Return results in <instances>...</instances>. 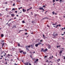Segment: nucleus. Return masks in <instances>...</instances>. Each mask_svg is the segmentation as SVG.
Listing matches in <instances>:
<instances>
[{"mask_svg": "<svg viewBox=\"0 0 65 65\" xmlns=\"http://www.w3.org/2000/svg\"><path fill=\"white\" fill-rule=\"evenodd\" d=\"M30 45L29 46H26L25 48L26 50H27L28 51H29V48H30Z\"/></svg>", "mask_w": 65, "mask_h": 65, "instance_id": "f257e3e1", "label": "nucleus"}, {"mask_svg": "<svg viewBox=\"0 0 65 65\" xmlns=\"http://www.w3.org/2000/svg\"><path fill=\"white\" fill-rule=\"evenodd\" d=\"M41 43L40 42H39L38 43L36 44L35 45V46L36 47H38V46L39 45H40V44H41Z\"/></svg>", "mask_w": 65, "mask_h": 65, "instance_id": "f03ea898", "label": "nucleus"}, {"mask_svg": "<svg viewBox=\"0 0 65 65\" xmlns=\"http://www.w3.org/2000/svg\"><path fill=\"white\" fill-rule=\"evenodd\" d=\"M34 60L35 63H37V62L38 61V60H39V59H35V58H34Z\"/></svg>", "mask_w": 65, "mask_h": 65, "instance_id": "7ed1b4c3", "label": "nucleus"}, {"mask_svg": "<svg viewBox=\"0 0 65 65\" xmlns=\"http://www.w3.org/2000/svg\"><path fill=\"white\" fill-rule=\"evenodd\" d=\"M39 9L40 10H42L43 11H44V9L43 8H39Z\"/></svg>", "mask_w": 65, "mask_h": 65, "instance_id": "20e7f679", "label": "nucleus"}, {"mask_svg": "<svg viewBox=\"0 0 65 65\" xmlns=\"http://www.w3.org/2000/svg\"><path fill=\"white\" fill-rule=\"evenodd\" d=\"M21 50V49H19V52H20V53H23V50Z\"/></svg>", "mask_w": 65, "mask_h": 65, "instance_id": "39448f33", "label": "nucleus"}, {"mask_svg": "<svg viewBox=\"0 0 65 65\" xmlns=\"http://www.w3.org/2000/svg\"><path fill=\"white\" fill-rule=\"evenodd\" d=\"M10 56V55L9 54H8V55H7V57L8 58H9V56Z\"/></svg>", "mask_w": 65, "mask_h": 65, "instance_id": "423d86ee", "label": "nucleus"}, {"mask_svg": "<svg viewBox=\"0 0 65 65\" xmlns=\"http://www.w3.org/2000/svg\"><path fill=\"white\" fill-rule=\"evenodd\" d=\"M47 49H46L44 50L43 52H47Z\"/></svg>", "mask_w": 65, "mask_h": 65, "instance_id": "0eeeda50", "label": "nucleus"}, {"mask_svg": "<svg viewBox=\"0 0 65 65\" xmlns=\"http://www.w3.org/2000/svg\"><path fill=\"white\" fill-rule=\"evenodd\" d=\"M26 10L25 9H23V12H26Z\"/></svg>", "mask_w": 65, "mask_h": 65, "instance_id": "6e6552de", "label": "nucleus"}, {"mask_svg": "<svg viewBox=\"0 0 65 65\" xmlns=\"http://www.w3.org/2000/svg\"><path fill=\"white\" fill-rule=\"evenodd\" d=\"M29 63L28 62H26V63H24V64L25 65H28Z\"/></svg>", "mask_w": 65, "mask_h": 65, "instance_id": "1a4fd4ad", "label": "nucleus"}, {"mask_svg": "<svg viewBox=\"0 0 65 65\" xmlns=\"http://www.w3.org/2000/svg\"><path fill=\"white\" fill-rule=\"evenodd\" d=\"M51 45H48V48H49V49L51 48Z\"/></svg>", "mask_w": 65, "mask_h": 65, "instance_id": "9d476101", "label": "nucleus"}, {"mask_svg": "<svg viewBox=\"0 0 65 65\" xmlns=\"http://www.w3.org/2000/svg\"><path fill=\"white\" fill-rule=\"evenodd\" d=\"M41 52H43V51H44V50H43V49L42 48L41 49Z\"/></svg>", "mask_w": 65, "mask_h": 65, "instance_id": "9b49d317", "label": "nucleus"}, {"mask_svg": "<svg viewBox=\"0 0 65 65\" xmlns=\"http://www.w3.org/2000/svg\"><path fill=\"white\" fill-rule=\"evenodd\" d=\"M57 23H56L53 24L52 25L53 26H55V25H57Z\"/></svg>", "mask_w": 65, "mask_h": 65, "instance_id": "f8f14e48", "label": "nucleus"}, {"mask_svg": "<svg viewBox=\"0 0 65 65\" xmlns=\"http://www.w3.org/2000/svg\"><path fill=\"white\" fill-rule=\"evenodd\" d=\"M60 61V59H58L57 60V62H59V61Z\"/></svg>", "mask_w": 65, "mask_h": 65, "instance_id": "ddd939ff", "label": "nucleus"}, {"mask_svg": "<svg viewBox=\"0 0 65 65\" xmlns=\"http://www.w3.org/2000/svg\"><path fill=\"white\" fill-rule=\"evenodd\" d=\"M22 23H25V21L23 20V21H22Z\"/></svg>", "mask_w": 65, "mask_h": 65, "instance_id": "4468645a", "label": "nucleus"}, {"mask_svg": "<svg viewBox=\"0 0 65 65\" xmlns=\"http://www.w3.org/2000/svg\"><path fill=\"white\" fill-rule=\"evenodd\" d=\"M3 36H4V35H3V34H2L1 35V37H3Z\"/></svg>", "mask_w": 65, "mask_h": 65, "instance_id": "2eb2a0df", "label": "nucleus"}, {"mask_svg": "<svg viewBox=\"0 0 65 65\" xmlns=\"http://www.w3.org/2000/svg\"><path fill=\"white\" fill-rule=\"evenodd\" d=\"M43 37L44 38V39H45V37L44 36V35H43Z\"/></svg>", "mask_w": 65, "mask_h": 65, "instance_id": "dca6fc26", "label": "nucleus"}, {"mask_svg": "<svg viewBox=\"0 0 65 65\" xmlns=\"http://www.w3.org/2000/svg\"><path fill=\"white\" fill-rule=\"evenodd\" d=\"M23 54H24L25 55L26 54V52H23Z\"/></svg>", "mask_w": 65, "mask_h": 65, "instance_id": "f3484780", "label": "nucleus"}, {"mask_svg": "<svg viewBox=\"0 0 65 65\" xmlns=\"http://www.w3.org/2000/svg\"><path fill=\"white\" fill-rule=\"evenodd\" d=\"M31 22V23H33V24H34V21H32Z\"/></svg>", "mask_w": 65, "mask_h": 65, "instance_id": "a211bd4d", "label": "nucleus"}, {"mask_svg": "<svg viewBox=\"0 0 65 65\" xmlns=\"http://www.w3.org/2000/svg\"><path fill=\"white\" fill-rule=\"evenodd\" d=\"M60 46H60V45H59V46H57V48H58L59 47H60Z\"/></svg>", "mask_w": 65, "mask_h": 65, "instance_id": "6ab92c4d", "label": "nucleus"}, {"mask_svg": "<svg viewBox=\"0 0 65 65\" xmlns=\"http://www.w3.org/2000/svg\"><path fill=\"white\" fill-rule=\"evenodd\" d=\"M52 13L53 14H55V12L53 11L52 12Z\"/></svg>", "mask_w": 65, "mask_h": 65, "instance_id": "aec40b11", "label": "nucleus"}, {"mask_svg": "<svg viewBox=\"0 0 65 65\" xmlns=\"http://www.w3.org/2000/svg\"><path fill=\"white\" fill-rule=\"evenodd\" d=\"M48 19V18H43V19Z\"/></svg>", "mask_w": 65, "mask_h": 65, "instance_id": "412c9836", "label": "nucleus"}, {"mask_svg": "<svg viewBox=\"0 0 65 65\" xmlns=\"http://www.w3.org/2000/svg\"><path fill=\"white\" fill-rule=\"evenodd\" d=\"M43 41V40L42 39L40 40V42H42V41Z\"/></svg>", "mask_w": 65, "mask_h": 65, "instance_id": "4be33fe9", "label": "nucleus"}, {"mask_svg": "<svg viewBox=\"0 0 65 65\" xmlns=\"http://www.w3.org/2000/svg\"><path fill=\"white\" fill-rule=\"evenodd\" d=\"M12 10H15V9L14 8H13L12 9Z\"/></svg>", "mask_w": 65, "mask_h": 65, "instance_id": "5701e85b", "label": "nucleus"}, {"mask_svg": "<svg viewBox=\"0 0 65 65\" xmlns=\"http://www.w3.org/2000/svg\"><path fill=\"white\" fill-rule=\"evenodd\" d=\"M15 13H17V12H18V11H15Z\"/></svg>", "mask_w": 65, "mask_h": 65, "instance_id": "b1692460", "label": "nucleus"}, {"mask_svg": "<svg viewBox=\"0 0 65 65\" xmlns=\"http://www.w3.org/2000/svg\"><path fill=\"white\" fill-rule=\"evenodd\" d=\"M32 8L31 7V8H29V9H28L29 10H30L31 9H32Z\"/></svg>", "mask_w": 65, "mask_h": 65, "instance_id": "393cba45", "label": "nucleus"}, {"mask_svg": "<svg viewBox=\"0 0 65 65\" xmlns=\"http://www.w3.org/2000/svg\"><path fill=\"white\" fill-rule=\"evenodd\" d=\"M18 46H20V44H19V43H18Z\"/></svg>", "mask_w": 65, "mask_h": 65, "instance_id": "a878e982", "label": "nucleus"}, {"mask_svg": "<svg viewBox=\"0 0 65 65\" xmlns=\"http://www.w3.org/2000/svg\"><path fill=\"white\" fill-rule=\"evenodd\" d=\"M25 35H27V34H28V33L26 32L25 33Z\"/></svg>", "mask_w": 65, "mask_h": 65, "instance_id": "bb28decb", "label": "nucleus"}, {"mask_svg": "<svg viewBox=\"0 0 65 65\" xmlns=\"http://www.w3.org/2000/svg\"><path fill=\"white\" fill-rule=\"evenodd\" d=\"M11 15H12V16H14V14H11Z\"/></svg>", "mask_w": 65, "mask_h": 65, "instance_id": "cd10ccee", "label": "nucleus"}, {"mask_svg": "<svg viewBox=\"0 0 65 65\" xmlns=\"http://www.w3.org/2000/svg\"><path fill=\"white\" fill-rule=\"evenodd\" d=\"M11 20H12V19H10L9 21V22L10 21H11Z\"/></svg>", "mask_w": 65, "mask_h": 65, "instance_id": "c85d7f7f", "label": "nucleus"}, {"mask_svg": "<svg viewBox=\"0 0 65 65\" xmlns=\"http://www.w3.org/2000/svg\"><path fill=\"white\" fill-rule=\"evenodd\" d=\"M62 53V51H60V52L59 53L60 54H61V53Z\"/></svg>", "mask_w": 65, "mask_h": 65, "instance_id": "c756f323", "label": "nucleus"}, {"mask_svg": "<svg viewBox=\"0 0 65 65\" xmlns=\"http://www.w3.org/2000/svg\"><path fill=\"white\" fill-rule=\"evenodd\" d=\"M47 27H48V28H49L50 27V26H49L48 25H47Z\"/></svg>", "mask_w": 65, "mask_h": 65, "instance_id": "7c9ffc66", "label": "nucleus"}, {"mask_svg": "<svg viewBox=\"0 0 65 65\" xmlns=\"http://www.w3.org/2000/svg\"><path fill=\"white\" fill-rule=\"evenodd\" d=\"M58 35V34H56L55 35H56V36H57Z\"/></svg>", "mask_w": 65, "mask_h": 65, "instance_id": "2f4dec72", "label": "nucleus"}, {"mask_svg": "<svg viewBox=\"0 0 65 65\" xmlns=\"http://www.w3.org/2000/svg\"><path fill=\"white\" fill-rule=\"evenodd\" d=\"M13 6H14L15 5V4L14 3L13 5Z\"/></svg>", "mask_w": 65, "mask_h": 65, "instance_id": "473e14b6", "label": "nucleus"}, {"mask_svg": "<svg viewBox=\"0 0 65 65\" xmlns=\"http://www.w3.org/2000/svg\"><path fill=\"white\" fill-rule=\"evenodd\" d=\"M21 12L19 13H18V14H19V13H22V11L21 10Z\"/></svg>", "mask_w": 65, "mask_h": 65, "instance_id": "72a5a7b5", "label": "nucleus"}, {"mask_svg": "<svg viewBox=\"0 0 65 65\" xmlns=\"http://www.w3.org/2000/svg\"><path fill=\"white\" fill-rule=\"evenodd\" d=\"M47 57V56H44V58H46Z\"/></svg>", "mask_w": 65, "mask_h": 65, "instance_id": "f704fd0d", "label": "nucleus"}, {"mask_svg": "<svg viewBox=\"0 0 65 65\" xmlns=\"http://www.w3.org/2000/svg\"><path fill=\"white\" fill-rule=\"evenodd\" d=\"M45 7V6L44 5L43 6V7Z\"/></svg>", "mask_w": 65, "mask_h": 65, "instance_id": "c9c22d12", "label": "nucleus"}, {"mask_svg": "<svg viewBox=\"0 0 65 65\" xmlns=\"http://www.w3.org/2000/svg\"><path fill=\"white\" fill-rule=\"evenodd\" d=\"M63 57H64V59H65V56H63Z\"/></svg>", "mask_w": 65, "mask_h": 65, "instance_id": "e433bc0d", "label": "nucleus"}, {"mask_svg": "<svg viewBox=\"0 0 65 65\" xmlns=\"http://www.w3.org/2000/svg\"><path fill=\"white\" fill-rule=\"evenodd\" d=\"M64 30V28H62L61 29V30Z\"/></svg>", "mask_w": 65, "mask_h": 65, "instance_id": "4c0bfd02", "label": "nucleus"}, {"mask_svg": "<svg viewBox=\"0 0 65 65\" xmlns=\"http://www.w3.org/2000/svg\"><path fill=\"white\" fill-rule=\"evenodd\" d=\"M3 45H4V43H3L2 44V47H3Z\"/></svg>", "mask_w": 65, "mask_h": 65, "instance_id": "58836bf2", "label": "nucleus"}, {"mask_svg": "<svg viewBox=\"0 0 65 65\" xmlns=\"http://www.w3.org/2000/svg\"><path fill=\"white\" fill-rule=\"evenodd\" d=\"M14 28H17V27H16V26H14Z\"/></svg>", "mask_w": 65, "mask_h": 65, "instance_id": "ea45409f", "label": "nucleus"}, {"mask_svg": "<svg viewBox=\"0 0 65 65\" xmlns=\"http://www.w3.org/2000/svg\"><path fill=\"white\" fill-rule=\"evenodd\" d=\"M53 2H55V1L54 0H53Z\"/></svg>", "mask_w": 65, "mask_h": 65, "instance_id": "a19ab883", "label": "nucleus"}, {"mask_svg": "<svg viewBox=\"0 0 65 65\" xmlns=\"http://www.w3.org/2000/svg\"><path fill=\"white\" fill-rule=\"evenodd\" d=\"M58 25L59 27H61V25Z\"/></svg>", "mask_w": 65, "mask_h": 65, "instance_id": "79ce46f5", "label": "nucleus"}, {"mask_svg": "<svg viewBox=\"0 0 65 65\" xmlns=\"http://www.w3.org/2000/svg\"><path fill=\"white\" fill-rule=\"evenodd\" d=\"M16 17H15L14 18V19H16Z\"/></svg>", "mask_w": 65, "mask_h": 65, "instance_id": "37998d69", "label": "nucleus"}, {"mask_svg": "<svg viewBox=\"0 0 65 65\" xmlns=\"http://www.w3.org/2000/svg\"><path fill=\"white\" fill-rule=\"evenodd\" d=\"M55 15H57V13H55V14H54Z\"/></svg>", "mask_w": 65, "mask_h": 65, "instance_id": "c03bdc74", "label": "nucleus"}, {"mask_svg": "<svg viewBox=\"0 0 65 65\" xmlns=\"http://www.w3.org/2000/svg\"><path fill=\"white\" fill-rule=\"evenodd\" d=\"M29 65H32V64H31V63H29Z\"/></svg>", "mask_w": 65, "mask_h": 65, "instance_id": "a18cd8bd", "label": "nucleus"}, {"mask_svg": "<svg viewBox=\"0 0 65 65\" xmlns=\"http://www.w3.org/2000/svg\"><path fill=\"white\" fill-rule=\"evenodd\" d=\"M2 42H4V40H3L2 41Z\"/></svg>", "mask_w": 65, "mask_h": 65, "instance_id": "49530a36", "label": "nucleus"}, {"mask_svg": "<svg viewBox=\"0 0 65 65\" xmlns=\"http://www.w3.org/2000/svg\"><path fill=\"white\" fill-rule=\"evenodd\" d=\"M31 15H33V13H32V12H31Z\"/></svg>", "mask_w": 65, "mask_h": 65, "instance_id": "de8ad7c7", "label": "nucleus"}, {"mask_svg": "<svg viewBox=\"0 0 65 65\" xmlns=\"http://www.w3.org/2000/svg\"><path fill=\"white\" fill-rule=\"evenodd\" d=\"M1 57H2V58H3V56L2 55L1 56Z\"/></svg>", "mask_w": 65, "mask_h": 65, "instance_id": "09e8293b", "label": "nucleus"}, {"mask_svg": "<svg viewBox=\"0 0 65 65\" xmlns=\"http://www.w3.org/2000/svg\"><path fill=\"white\" fill-rule=\"evenodd\" d=\"M29 9H27V11H29Z\"/></svg>", "mask_w": 65, "mask_h": 65, "instance_id": "8fccbe9b", "label": "nucleus"}, {"mask_svg": "<svg viewBox=\"0 0 65 65\" xmlns=\"http://www.w3.org/2000/svg\"><path fill=\"white\" fill-rule=\"evenodd\" d=\"M62 0H60V2H61L62 1Z\"/></svg>", "mask_w": 65, "mask_h": 65, "instance_id": "3c124183", "label": "nucleus"}, {"mask_svg": "<svg viewBox=\"0 0 65 65\" xmlns=\"http://www.w3.org/2000/svg\"><path fill=\"white\" fill-rule=\"evenodd\" d=\"M7 9H6V10L7 11Z\"/></svg>", "mask_w": 65, "mask_h": 65, "instance_id": "603ef678", "label": "nucleus"}, {"mask_svg": "<svg viewBox=\"0 0 65 65\" xmlns=\"http://www.w3.org/2000/svg\"><path fill=\"white\" fill-rule=\"evenodd\" d=\"M57 27H58V26H59V25H57Z\"/></svg>", "mask_w": 65, "mask_h": 65, "instance_id": "864d4df0", "label": "nucleus"}, {"mask_svg": "<svg viewBox=\"0 0 65 65\" xmlns=\"http://www.w3.org/2000/svg\"><path fill=\"white\" fill-rule=\"evenodd\" d=\"M7 61H9V60H8V59Z\"/></svg>", "mask_w": 65, "mask_h": 65, "instance_id": "5fc2aeb1", "label": "nucleus"}, {"mask_svg": "<svg viewBox=\"0 0 65 65\" xmlns=\"http://www.w3.org/2000/svg\"><path fill=\"white\" fill-rule=\"evenodd\" d=\"M33 53H34H34H35V52H34Z\"/></svg>", "mask_w": 65, "mask_h": 65, "instance_id": "6e6d98bb", "label": "nucleus"}, {"mask_svg": "<svg viewBox=\"0 0 65 65\" xmlns=\"http://www.w3.org/2000/svg\"><path fill=\"white\" fill-rule=\"evenodd\" d=\"M7 2H5V4H7Z\"/></svg>", "mask_w": 65, "mask_h": 65, "instance_id": "4d7b16f0", "label": "nucleus"}, {"mask_svg": "<svg viewBox=\"0 0 65 65\" xmlns=\"http://www.w3.org/2000/svg\"><path fill=\"white\" fill-rule=\"evenodd\" d=\"M59 0H56V1H59Z\"/></svg>", "mask_w": 65, "mask_h": 65, "instance_id": "13d9d810", "label": "nucleus"}, {"mask_svg": "<svg viewBox=\"0 0 65 65\" xmlns=\"http://www.w3.org/2000/svg\"><path fill=\"white\" fill-rule=\"evenodd\" d=\"M14 65H17V64H16V63H15Z\"/></svg>", "mask_w": 65, "mask_h": 65, "instance_id": "bf43d9fd", "label": "nucleus"}, {"mask_svg": "<svg viewBox=\"0 0 65 65\" xmlns=\"http://www.w3.org/2000/svg\"><path fill=\"white\" fill-rule=\"evenodd\" d=\"M6 64H7V62H6Z\"/></svg>", "mask_w": 65, "mask_h": 65, "instance_id": "052dcab7", "label": "nucleus"}, {"mask_svg": "<svg viewBox=\"0 0 65 65\" xmlns=\"http://www.w3.org/2000/svg\"><path fill=\"white\" fill-rule=\"evenodd\" d=\"M42 45H43V44H42Z\"/></svg>", "mask_w": 65, "mask_h": 65, "instance_id": "680f3d73", "label": "nucleus"}, {"mask_svg": "<svg viewBox=\"0 0 65 65\" xmlns=\"http://www.w3.org/2000/svg\"><path fill=\"white\" fill-rule=\"evenodd\" d=\"M64 34H65V32H64Z\"/></svg>", "mask_w": 65, "mask_h": 65, "instance_id": "e2e57ef3", "label": "nucleus"}, {"mask_svg": "<svg viewBox=\"0 0 65 65\" xmlns=\"http://www.w3.org/2000/svg\"><path fill=\"white\" fill-rule=\"evenodd\" d=\"M17 17H18V16H19V15H17Z\"/></svg>", "mask_w": 65, "mask_h": 65, "instance_id": "0e129e2a", "label": "nucleus"}, {"mask_svg": "<svg viewBox=\"0 0 65 65\" xmlns=\"http://www.w3.org/2000/svg\"><path fill=\"white\" fill-rule=\"evenodd\" d=\"M11 61H13V60H12V59H11Z\"/></svg>", "mask_w": 65, "mask_h": 65, "instance_id": "69168bd1", "label": "nucleus"}, {"mask_svg": "<svg viewBox=\"0 0 65 65\" xmlns=\"http://www.w3.org/2000/svg\"><path fill=\"white\" fill-rule=\"evenodd\" d=\"M61 35H64V34H61Z\"/></svg>", "mask_w": 65, "mask_h": 65, "instance_id": "338daca9", "label": "nucleus"}, {"mask_svg": "<svg viewBox=\"0 0 65 65\" xmlns=\"http://www.w3.org/2000/svg\"><path fill=\"white\" fill-rule=\"evenodd\" d=\"M64 18H65V16H63Z\"/></svg>", "mask_w": 65, "mask_h": 65, "instance_id": "774afa93", "label": "nucleus"}]
</instances>
